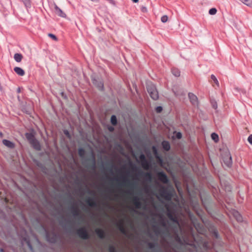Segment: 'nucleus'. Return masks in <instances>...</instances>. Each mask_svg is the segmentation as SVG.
I'll use <instances>...</instances> for the list:
<instances>
[{
	"label": "nucleus",
	"mask_w": 252,
	"mask_h": 252,
	"mask_svg": "<svg viewBox=\"0 0 252 252\" xmlns=\"http://www.w3.org/2000/svg\"><path fill=\"white\" fill-rule=\"evenodd\" d=\"M109 252H116V249L114 246L110 245L109 247Z\"/></svg>",
	"instance_id": "nucleus-35"
},
{
	"label": "nucleus",
	"mask_w": 252,
	"mask_h": 252,
	"mask_svg": "<svg viewBox=\"0 0 252 252\" xmlns=\"http://www.w3.org/2000/svg\"><path fill=\"white\" fill-rule=\"evenodd\" d=\"M15 72L20 76H23L25 74V71L23 69L19 67H15L14 68Z\"/></svg>",
	"instance_id": "nucleus-20"
},
{
	"label": "nucleus",
	"mask_w": 252,
	"mask_h": 252,
	"mask_svg": "<svg viewBox=\"0 0 252 252\" xmlns=\"http://www.w3.org/2000/svg\"><path fill=\"white\" fill-rule=\"evenodd\" d=\"M71 213L74 217H77L80 215L79 209L76 206H72L70 208Z\"/></svg>",
	"instance_id": "nucleus-12"
},
{
	"label": "nucleus",
	"mask_w": 252,
	"mask_h": 252,
	"mask_svg": "<svg viewBox=\"0 0 252 252\" xmlns=\"http://www.w3.org/2000/svg\"><path fill=\"white\" fill-rule=\"evenodd\" d=\"M148 247L150 249H153L155 248L156 244L155 243L150 242L148 244Z\"/></svg>",
	"instance_id": "nucleus-36"
},
{
	"label": "nucleus",
	"mask_w": 252,
	"mask_h": 252,
	"mask_svg": "<svg viewBox=\"0 0 252 252\" xmlns=\"http://www.w3.org/2000/svg\"><path fill=\"white\" fill-rule=\"evenodd\" d=\"M113 129H114V128H113V127H110V128H109V130H110V131H112V130H113Z\"/></svg>",
	"instance_id": "nucleus-51"
},
{
	"label": "nucleus",
	"mask_w": 252,
	"mask_h": 252,
	"mask_svg": "<svg viewBox=\"0 0 252 252\" xmlns=\"http://www.w3.org/2000/svg\"><path fill=\"white\" fill-rule=\"evenodd\" d=\"M156 110L157 112L160 113L162 110V108L161 106H158L156 107Z\"/></svg>",
	"instance_id": "nucleus-42"
},
{
	"label": "nucleus",
	"mask_w": 252,
	"mask_h": 252,
	"mask_svg": "<svg viewBox=\"0 0 252 252\" xmlns=\"http://www.w3.org/2000/svg\"><path fill=\"white\" fill-rule=\"evenodd\" d=\"M167 216L170 220L179 225V222L177 218L176 217L173 216L171 213H168L167 214Z\"/></svg>",
	"instance_id": "nucleus-19"
},
{
	"label": "nucleus",
	"mask_w": 252,
	"mask_h": 252,
	"mask_svg": "<svg viewBox=\"0 0 252 252\" xmlns=\"http://www.w3.org/2000/svg\"><path fill=\"white\" fill-rule=\"evenodd\" d=\"M172 73L176 77H178L180 75V71L178 68H173L172 69Z\"/></svg>",
	"instance_id": "nucleus-25"
},
{
	"label": "nucleus",
	"mask_w": 252,
	"mask_h": 252,
	"mask_svg": "<svg viewBox=\"0 0 252 252\" xmlns=\"http://www.w3.org/2000/svg\"><path fill=\"white\" fill-rule=\"evenodd\" d=\"M163 149L165 151H169L170 149L169 143L166 141H163L161 143Z\"/></svg>",
	"instance_id": "nucleus-17"
},
{
	"label": "nucleus",
	"mask_w": 252,
	"mask_h": 252,
	"mask_svg": "<svg viewBox=\"0 0 252 252\" xmlns=\"http://www.w3.org/2000/svg\"><path fill=\"white\" fill-rule=\"evenodd\" d=\"M133 2L136 3L138 2L139 0H131Z\"/></svg>",
	"instance_id": "nucleus-49"
},
{
	"label": "nucleus",
	"mask_w": 252,
	"mask_h": 252,
	"mask_svg": "<svg viewBox=\"0 0 252 252\" xmlns=\"http://www.w3.org/2000/svg\"><path fill=\"white\" fill-rule=\"evenodd\" d=\"M48 36L49 37H50L51 38H52L53 40H54L55 41L57 40V38L55 35H54L52 33H49Z\"/></svg>",
	"instance_id": "nucleus-40"
},
{
	"label": "nucleus",
	"mask_w": 252,
	"mask_h": 252,
	"mask_svg": "<svg viewBox=\"0 0 252 252\" xmlns=\"http://www.w3.org/2000/svg\"><path fill=\"white\" fill-rule=\"evenodd\" d=\"M211 78L212 80L213 81L214 83L217 86V87H219V82L217 78L216 77V76L212 74L211 76Z\"/></svg>",
	"instance_id": "nucleus-30"
},
{
	"label": "nucleus",
	"mask_w": 252,
	"mask_h": 252,
	"mask_svg": "<svg viewBox=\"0 0 252 252\" xmlns=\"http://www.w3.org/2000/svg\"><path fill=\"white\" fill-rule=\"evenodd\" d=\"M78 155L81 158H84L85 155V151L83 148H79L78 150Z\"/></svg>",
	"instance_id": "nucleus-27"
},
{
	"label": "nucleus",
	"mask_w": 252,
	"mask_h": 252,
	"mask_svg": "<svg viewBox=\"0 0 252 252\" xmlns=\"http://www.w3.org/2000/svg\"><path fill=\"white\" fill-rule=\"evenodd\" d=\"M31 144L32 145V146L33 147L34 149L36 150H40V145L39 142L36 139L34 140Z\"/></svg>",
	"instance_id": "nucleus-21"
},
{
	"label": "nucleus",
	"mask_w": 252,
	"mask_h": 252,
	"mask_svg": "<svg viewBox=\"0 0 252 252\" xmlns=\"http://www.w3.org/2000/svg\"><path fill=\"white\" fill-rule=\"evenodd\" d=\"M140 159H141V162H142V161H144V160H146V158H145V156H144V155H143V154H141V155L140 156Z\"/></svg>",
	"instance_id": "nucleus-43"
},
{
	"label": "nucleus",
	"mask_w": 252,
	"mask_h": 252,
	"mask_svg": "<svg viewBox=\"0 0 252 252\" xmlns=\"http://www.w3.org/2000/svg\"><path fill=\"white\" fill-rule=\"evenodd\" d=\"M174 93H175V94L176 95H178L176 93H175V92Z\"/></svg>",
	"instance_id": "nucleus-57"
},
{
	"label": "nucleus",
	"mask_w": 252,
	"mask_h": 252,
	"mask_svg": "<svg viewBox=\"0 0 252 252\" xmlns=\"http://www.w3.org/2000/svg\"><path fill=\"white\" fill-rule=\"evenodd\" d=\"M177 137L179 139L182 137V134L180 132H179L177 134Z\"/></svg>",
	"instance_id": "nucleus-46"
},
{
	"label": "nucleus",
	"mask_w": 252,
	"mask_h": 252,
	"mask_svg": "<svg viewBox=\"0 0 252 252\" xmlns=\"http://www.w3.org/2000/svg\"><path fill=\"white\" fill-rule=\"evenodd\" d=\"M18 92H20V89H19V88L18 89Z\"/></svg>",
	"instance_id": "nucleus-58"
},
{
	"label": "nucleus",
	"mask_w": 252,
	"mask_h": 252,
	"mask_svg": "<svg viewBox=\"0 0 252 252\" xmlns=\"http://www.w3.org/2000/svg\"><path fill=\"white\" fill-rule=\"evenodd\" d=\"M135 169H136V167L135 166H132V170H134Z\"/></svg>",
	"instance_id": "nucleus-50"
},
{
	"label": "nucleus",
	"mask_w": 252,
	"mask_h": 252,
	"mask_svg": "<svg viewBox=\"0 0 252 252\" xmlns=\"http://www.w3.org/2000/svg\"><path fill=\"white\" fill-rule=\"evenodd\" d=\"M158 176V179L159 181L164 184H166L168 182V178L163 172H159L157 174Z\"/></svg>",
	"instance_id": "nucleus-5"
},
{
	"label": "nucleus",
	"mask_w": 252,
	"mask_h": 252,
	"mask_svg": "<svg viewBox=\"0 0 252 252\" xmlns=\"http://www.w3.org/2000/svg\"><path fill=\"white\" fill-rule=\"evenodd\" d=\"M27 243H28V245L29 248L30 249V250H32V246L31 244H30V243L29 242H28Z\"/></svg>",
	"instance_id": "nucleus-47"
},
{
	"label": "nucleus",
	"mask_w": 252,
	"mask_h": 252,
	"mask_svg": "<svg viewBox=\"0 0 252 252\" xmlns=\"http://www.w3.org/2000/svg\"><path fill=\"white\" fill-rule=\"evenodd\" d=\"M147 88L151 98L154 100H157L158 98V94L155 86L152 83H150L148 84Z\"/></svg>",
	"instance_id": "nucleus-1"
},
{
	"label": "nucleus",
	"mask_w": 252,
	"mask_h": 252,
	"mask_svg": "<svg viewBox=\"0 0 252 252\" xmlns=\"http://www.w3.org/2000/svg\"><path fill=\"white\" fill-rule=\"evenodd\" d=\"M92 160V164L91 166V168L93 170H95V168H96L95 160L94 157V156L93 157Z\"/></svg>",
	"instance_id": "nucleus-33"
},
{
	"label": "nucleus",
	"mask_w": 252,
	"mask_h": 252,
	"mask_svg": "<svg viewBox=\"0 0 252 252\" xmlns=\"http://www.w3.org/2000/svg\"><path fill=\"white\" fill-rule=\"evenodd\" d=\"M2 143L8 148H13L14 147V144L8 140L3 139L2 140Z\"/></svg>",
	"instance_id": "nucleus-15"
},
{
	"label": "nucleus",
	"mask_w": 252,
	"mask_h": 252,
	"mask_svg": "<svg viewBox=\"0 0 252 252\" xmlns=\"http://www.w3.org/2000/svg\"><path fill=\"white\" fill-rule=\"evenodd\" d=\"M211 103H212V107L214 109H216L217 108V102L215 101H212Z\"/></svg>",
	"instance_id": "nucleus-41"
},
{
	"label": "nucleus",
	"mask_w": 252,
	"mask_h": 252,
	"mask_svg": "<svg viewBox=\"0 0 252 252\" xmlns=\"http://www.w3.org/2000/svg\"><path fill=\"white\" fill-rule=\"evenodd\" d=\"M189 97L190 99V102L193 105H196L197 104V97L196 95H195L192 93H189Z\"/></svg>",
	"instance_id": "nucleus-9"
},
{
	"label": "nucleus",
	"mask_w": 252,
	"mask_h": 252,
	"mask_svg": "<svg viewBox=\"0 0 252 252\" xmlns=\"http://www.w3.org/2000/svg\"><path fill=\"white\" fill-rule=\"evenodd\" d=\"M86 202L87 203V204L92 207H95L97 206V203L96 201H95L94 199L92 198H88L86 199Z\"/></svg>",
	"instance_id": "nucleus-13"
},
{
	"label": "nucleus",
	"mask_w": 252,
	"mask_h": 252,
	"mask_svg": "<svg viewBox=\"0 0 252 252\" xmlns=\"http://www.w3.org/2000/svg\"><path fill=\"white\" fill-rule=\"evenodd\" d=\"M55 12L58 16L62 17H65V14L57 5H55Z\"/></svg>",
	"instance_id": "nucleus-11"
},
{
	"label": "nucleus",
	"mask_w": 252,
	"mask_h": 252,
	"mask_svg": "<svg viewBox=\"0 0 252 252\" xmlns=\"http://www.w3.org/2000/svg\"><path fill=\"white\" fill-rule=\"evenodd\" d=\"M26 137L30 143L36 139L32 133H26Z\"/></svg>",
	"instance_id": "nucleus-16"
},
{
	"label": "nucleus",
	"mask_w": 252,
	"mask_h": 252,
	"mask_svg": "<svg viewBox=\"0 0 252 252\" xmlns=\"http://www.w3.org/2000/svg\"><path fill=\"white\" fill-rule=\"evenodd\" d=\"M22 57V54L19 53H16L14 56V60L17 63H19L21 61Z\"/></svg>",
	"instance_id": "nucleus-23"
},
{
	"label": "nucleus",
	"mask_w": 252,
	"mask_h": 252,
	"mask_svg": "<svg viewBox=\"0 0 252 252\" xmlns=\"http://www.w3.org/2000/svg\"><path fill=\"white\" fill-rule=\"evenodd\" d=\"M118 227L119 230L120 231V232L122 233H123L124 234H126V231L124 226L123 221H121L119 223H118Z\"/></svg>",
	"instance_id": "nucleus-14"
},
{
	"label": "nucleus",
	"mask_w": 252,
	"mask_h": 252,
	"mask_svg": "<svg viewBox=\"0 0 252 252\" xmlns=\"http://www.w3.org/2000/svg\"><path fill=\"white\" fill-rule=\"evenodd\" d=\"M22 1L25 6L27 8L31 7V0H21Z\"/></svg>",
	"instance_id": "nucleus-31"
},
{
	"label": "nucleus",
	"mask_w": 252,
	"mask_h": 252,
	"mask_svg": "<svg viewBox=\"0 0 252 252\" xmlns=\"http://www.w3.org/2000/svg\"><path fill=\"white\" fill-rule=\"evenodd\" d=\"M241 2L246 5L252 7V0H239Z\"/></svg>",
	"instance_id": "nucleus-24"
},
{
	"label": "nucleus",
	"mask_w": 252,
	"mask_h": 252,
	"mask_svg": "<svg viewBox=\"0 0 252 252\" xmlns=\"http://www.w3.org/2000/svg\"><path fill=\"white\" fill-rule=\"evenodd\" d=\"M233 216L238 221H242V217L237 211H234Z\"/></svg>",
	"instance_id": "nucleus-22"
},
{
	"label": "nucleus",
	"mask_w": 252,
	"mask_h": 252,
	"mask_svg": "<svg viewBox=\"0 0 252 252\" xmlns=\"http://www.w3.org/2000/svg\"><path fill=\"white\" fill-rule=\"evenodd\" d=\"M111 123L112 125L115 126L117 123V118L115 115H112L111 117Z\"/></svg>",
	"instance_id": "nucleus-29"
},
{
	"label": "nucleus",
	"mask_w": 252,
	"mask_h": 252,
	"mask_svg": "<svg viewBox=\"0 0 252 252\" xmlns=\"http://www.w3.org/2000/svg\"><path fill=\"white\" fill-rule=\"evenodd\" d=\"M160 195L162 197L167 200H169L171 198V194L165 189H162L160 191Z\"/></svg>",
	"instance_id": "nucleus-7"
},
{
	"label": "nucleus",
	"mask_w": 252,
	"mask_h": 252,
	"mask_svg": "<svg viewBox=\"0 0 252 252\" xmlns=\"http://www.w3.org/2000/svg\"><path fill=\"white\" fill-rule=\"evenodd\" d=\"M64 133L66 135H68L69 134V133L67 130L64 131Z\"/></svg>",
	"instance_id": "nucleus-48"
},
{
	"label": "nucleus",
	"mask_w": 252,
	"mask_h": 252,
	"mask_svg": "<svg viewBox=\"0 0 252 252\" xmlns=\"http://www.w3.org/2000/svg\"><path fill=\"white\" fill-rule=\"evenodd\" d=\"M121 180L122 181L123 185L128 186L131 189H134L136 187V184L134 183L130 182L125 176H122L121 178Z\"/></svg>",
	"instance_id": "nucleus-4"
},
{
	"label": "nucleus",
	"mask_w": 252,
	"mask_h": 252,
	"mask_svg": "<svg viewBox=\"0 0 252 252\" xmlns=\"http://www.w3.org/2000/svg\"><path fill=\"white\" fill-rule=\"evenodd\" d=\"M115 180H116V181H119V180H120V179H118V178H116V179H115Z\"/></svg>",
	"instance_id": "nucleus-56"
},
{
	"label": "nucleus",
	"mask_w": 252,
	"mask_h": 252,
	"mask_svg": "<svg viewBox=\"0 0 252 252\" xmlns=\"http://www.w3.org/2000/svg\"><path fill=\"white\" fill-rule=\"evenodd\" d=\"M141 165L146 170H149L150 168V162L147 159L141 162Z\"/></svg>",
	"instance_id": "nucleus-18"
},
{
	"label": "nucleus",
	"mask_w": 252,
	"mask_h": 252,
	"mask_svg": "<svg viewBox=\"0 0 252 252\" xmlns=\"http://www.w3.org/2000/svg\"><path fill=\"white\" fill-rule=\"evenodd\" d=\"M95 232L99 238L103 239L105 238L106 234L103 229L100 228H96L95 230Z\"/></svg>",
	"instance_id": "nucleus-8"
},
{
	"label": "nucleus",
	"mask_w": 252,
	"mask_h": 252,
	"mask_svg": "<svg viewBox=\"0 0 252 252\" xmlns=\"http://www.w3.org/2000/svg\"><path fill=\"white\" fill-rule=\"evenodd\" d=\"M91 0L93 1H94V2H98V0Z\"/></svg>",
	"instance_id": "nucleus-53"
},
{
	"label": "nucleus",
	"mask_w": 252,
	"mask_h": 252,
	"mask_svg": "<svg viewBox=\"0 0 252 252\" xmlns=\"http://www.w3.org/2000/svg\"><path fill=\"white\" fill-rule=\"evenodd\" d=\"M153 152H154V153L155 154V155H156V158L157 159H158V160L160 162H162V159L160 158V157L159 156H158V151H157V149L155 147H153Z\"/></svg>",
	"instance_id": "nucleus-26"
},
{
	"label": "nucleus",
	"mask_w": 252,
	"mask_h": 252,
	"mask_svg": "<svg viewBox=\"0 0 252 252\" xmlns=\"http://www.w3.org/2000/svg\"><path fill=\"white\" fill-rule=\"evenodd\" d=\"M0 251L1 252H3V250L2 249H0Z\"/></svg>",
	"instance_id": "nucleus-55"
},
{
	"label": "nucleus",
	"mask_w": 252,
	"mask_h": 252,
	"mask_svg": "<svg viewBox=\"0 0 252 252\" xmlns=\"http://www.w3.org/2000/svg\"><path fill=\"white\" fill-rule=\"evenodd\" d=\"M133 203L136 208L140 209L141 207L142 203L140 201V199L137 196H134L132 200Z\"/></svg>",
	"instance_id": "nucleus-10"
},
{
	"label": "nucleus",
	"mask_w": 252,
	"mask_h": 252,
	"mask_svg": "<svg viewBox=\"0 0 252 252\" xmlns=\"http://www.w3.org/2000/svg\"><path fill=\"white\" fill-rule=\"evenodd\" d=\"M168 16L167 15H163L161 18V21L162 23H165L168 20Z\"/></svg>",
	"instance_id": "nucleus-37"
},
{
	"label": "nucleus",
	"mask_w": 252,
	"mask_h": 252,
	"mask_svg": "<svg viewBox=\"0 0 252 252\" xmlns=\"http://www.w3.org/2000/svg\"><path fill=\"white\" fill-rule=\"evenodd\" d=\"M155 232L156 234L158 235L160 234V229L156 226H154Z\"/></svg>",
	"instance_id": "nucleus-39"
},
{
	"label": "nucleus",
	"mask_w": 252,
	"mask_h": 252,
	"mask_svg": "<svg viewBox=\"0 0 252 252\" xmlns=\"http://www.w3.org/2000/svg\"><path fill=\"white\" fill-rule=\"evenodd\" d=\"M248 141H249V142L252 145V134H251L248 138Z\"/></svg>",
	"instance_id": "nucleus-44"
},
{
	"label": "nucleus",
	"mask_w": 252,
	"mask_h": 252,
	"mask_svg": "<svg viewBox=\"0 0 252 252\" xmlns=\"http://www.w3.org/2000/svg\"><path fill=\"white\" fill-rule=\"evenodd\" d=\"M92 81L93 84L100 90L103 88V83L101 79L98 77L92 76Z\"/></svg>",
	"instance_id": "nucleus-3"
},
{
	"label": "nucleus",
	"mask_w": 252,
	"mask_h": 252,
	"mask_svg": "<svg viewBox=\"0 0 252 252\" xmlns=\"http://www.w3.org/2000/svg\"><path fill=\"white\" fill-rule=\"evenodd\" d=\"M211 137L213 140H214L215 142H218L219 140V136L218 135L215 133H213L211 134Z\"/></svg>",
	"instance_id": "nucleus-32"
},
{
	"label": "nucleus",
	"mask_w": 252,
	"mask_h": 252,
	"mask_svg": "<svg viewBox=\"0 0 252 252\" xmlns=\"http://www.w3.org/2000/svg\"><path fill=\"white\" fill-rule=\"evenodd\" d=\"M162 226H165V222H163L162 223Z\"/></svg>",
	"instance_id": "nucleus-52"
},
{
	"label": "nucleus",
	"mask_w": 252,
	"mask_h": 252,
	"mask_svg": "<svg viewBox=\"0 0 252 252\" xmlns=\"http://www.w3.org/2000/svg\"><path fill=\"white\" fill-rule=\"evenodd\" d=\"M46 238L48 241L51 243H53L55 241V238L54 237L52 238L51 240H50L49 238V235L48 233L46 234Z\"/></svg>",
	"instance_id": "nucleus-38"
},
{
	"label": "nucleus",
	"mask_w": 252,
	"mask_h": 252,
	"mask_svg": "<svg viewBox=\"0 0 252 252\" xmlns=\"http://www.w3.org/2000/svg\"><path fill=\"white\" fill-rule=\"evenodd\" d=\"M77 234L79 237L83 239L87 240L89 238V235L88 233L87 230L84 228L81 227L77 230Z\"/></svg>",
	"instance_id": "nucleus-2"
},
{
	"label": "nucleus",
	"mask_w": 252,
	"mask_h": 252,
	"mask_svg": "<svg viewBox=\"0 0 252 252\" xmlns=\"http://www.w3.org/2000/svg\"><path fill=\"white\" fill-rule=\"evenodd\" d=\"M223 161L227 167H230L232 164L231 157L229 153L223 158Z\"/></svg>",
	"instance_id": "nucleus-6"
},
{
	"label": "nucleus",
	"mask_w": 252,
	"mask_h": 252,
	"mask_svg": "<svg viewBox=\"0 0 252 252\" xmlns=\"http://www.w3.org/2000/svg\"><path fill=\"white\" fill-rule=\"evenodd\" d=\"M144 177L148 181H151L152 179V175L150 172H147L144 174Z\"/></svg>",
	"instance_id": "nucleus-28"
},
{
	"label": "nucleus",
	"mask_w": 252,
	"mask_h": 252,
	"mask_svg": "<svg viewBox=\"0 0 252 252\" xmlns=\"http://www.w3.org/2000/svg\"><path fill=\"white\" fill-rule=\"evenodd\" d=\"M217 10L215 8H212L209 11V13L210 15H215L216 14Z\"/></svg>",
	"instance_id": "nucleus-34"
},
{
	"label": "nucleus",
	"mask_w": 252,
	"mask_h": 252,
	"mask_svg": "<svg viewBox=\"0 0 252 252\" xmlns=\"http://www.w3.org/2000/svg\"><path fill=\"white\" fill-rule=\"evenodd\" d=\"M141 10L143 12H146L147 11V8L146 7H144V6L141 8Z\"/></svg>",
	"instance_id": "nucleus-45"
},
{
	"label": "nucleus",
	"mask_w": 252,
	"mask_h": 252,
	"mask_svg": "<svg viewBox=\"0 0 252 252\" xmlns=\"http://www.w3.org/2000/svg\"><path fill=\"white\" fill-rule=\"evenodd\" d=\"M127 193H128V194L130 193L129 191H127Z\"/></svg>",
	"instance_id": "nucleus-59"
},
{
	"label": "nucleus",
	"mask_w": 252,
	"mask_h": 252,
	"mask_svg": "<svg viewBox=\"0 0 252 252\" xmlns=\"http://www.w3.org/2000/svg\"><path fill=\"white\" fill-rule=\"evenodd\" d=\"M0 136L1 137H2V132H0Z\"/></svg>",
	"instance_id": "nucleus-54"
}]
</instances>
